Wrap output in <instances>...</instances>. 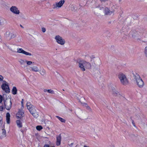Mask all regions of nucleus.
Instances as JSON below:
<instances>
[{
    "label": "nucleus",
    "mask_w": 147,
    "mask_h": 147,
    "mask_svg": "<svg viewBox=\"0 0 147 147\" xmlns=\"http://www.w3.org/2000/svg\"><path fill=\"white\" fill-rule=\"evenodd\" d=\"M77 63L79 64V67L81 70L83 71H84L86 69H90L91 67V65L90 63L87 62L84 60H80L78 61Z\"/></svg>",
    "instance_id": "1"
},
{
    "label": "nucleus",
    "mask_w": 147,
    "mask_h": 147,
    "mask_svg": "<svg viewBox=\"0 0 147 147\" xmlns=\"http://www.w3.org/2000/svg\"><path fill=\"white\" fill-rule=\"evenodd\" d=\"M26 105L27 108L30 113L35 118H37L38 117V114L36 112V109L35 107L30 102H27Z\"/></svg>",
    "instance_id": "2"
},
{
    "label": "nucleus",
    "mask_w": 147,
    "mask_h": 147,
    "mask_svg": "<svg viewBox=\"0 0 147 147\" xmlns=\"http://www.w3.org/2000/svg\"><path fill=\"white\" fill-rule=\"evenodd\" d=\"M133 77L138 87L140 88H142L144 86V82L140 75L137 73H136L134 74Z\"/></svg>",
    "instance_id": "3"
},
{
    "label": "nucleus",
    "mask_w": 147,
    "mask_h": 147,
    "mask_svg": "<svg viewBox=\"0 0 147 147\" xmlns=\"http://www.w3.org/2000/svg\"><path fill=\"white\" fill-rule=\"evenodd\" d=\"M121 83L123 85H126L128 83V82L126 76L122 73H119L117 76Z\"/></svg>",
    "instance_id": "4"
},
{
    "label": "nucleus",
    "mask_w": 147,
    "mask_h": 147,
    "mask_svg": "<svg viewBox=\"0 0 147 147\" xmlns=\"http://www.w3.org/2000/svg\"><path fill=\"white\" fill-rule=\"evenodd\" d=\"M5 108L8 110H10L11 107V102L10 98L7 99L4 102Z\"/></svg>",
    "instance_id": "5"
},
{
    "label": "nucleus",
    "mask_w": 147,
    "mask_h": 147,
    "mask_svg": "<svg viewBox=\"0 0 147 147\" xmlns=\"http://www.w3.org/2000/svg\"><path fill=\"white\" fill-rule=\"evenodd\" d=\"M55 39L56 40L58 44L62 45H63L65 42V40L59 35L56 36L55 37Z\"/></svg>",
    "instance_id": "6"
},
{
    "label": "nucleus",
    "mask_w": 147,
    "mask_h": 147,
    "mask_svg": "<svg viewBox=\"0 0 147 147\" xmlns=\"http://www.w3.org/2000/svg\"><path fill=\"white\" fill-rule=\"evenodd\" d=\"M65 2L64 0H61L59 2H56L53 5V9L59 8L62 6Z\"/></svg>",
    "instance_id": "7"
},
{
    "label": "nucleus",
    "mask_w": 147,
    "mask_h": 147,
    "mask_svg": "<svg viewBox=\"0 0 147 147\" xmlns=\"http://www.w3.org/2000/svg\"><path fill=\"white\" fill-rule=\"evenodd\" d=\"M3 82L4 83H3L1 86L2 89L6 93L9 92L10 90L8 85L6 84L7 82L4 81Z\"/></svg>",
    "instance_id": "8"
},
{
    "label": "nucleus",
    "mask_w": 147,
    "mask_h": 147,
    "mask_svg": "<svg viewBox=\"0 0 147 147\" xmlns=\"http://www.w3.org/2000/svg\"><path fill=\"white\" fill-rule=\"evenodd\" d=\"M10 11L14 14L18 15L20 14L19 10L17 7L14 6H12L10 9Z\"/></svg>",
    "instance_id": "9"
},
{
    "label": "nucleus",
    "mask_w": 147,
    "mask_h": 147,
    "mask_svg": "<svg viewBox=\"0 0 147 147\" xmlns=\"http://www.w3.org/2000/svg\"><path fill=\"white\" fill-rule=\"evenodd\" d=\"M17 52L18 53H22L26 55H32V54L26 51L22 48H18Z\"/></svg>",
    "instance_id": "10"
},
{
    "label": "nucleus",
    "mask_w": 147,
    "mask_h": 147,
    "mask_svg": "<svg viewBox=\"0 0 147 147\" xmlns=\"http://www.w3.org/2000/svg\"><path fill=\"white\" fill-rule=\"evenodd\" d=\"M130 33L134 38H136L139 35L138 32L135 30H132L130 32Z\"/></svg>",
    "instance_id": "11"
},
{
    "label": "nucleus",
    "mask_w": 147,
    "mask_h": 147,
    "mask_svg": "<svg viewBox=\"0 0 147 147\" xmlns=\"http://www.w3.org/2000/svg\"><path fill=\"white\" fill-rule=\"evenodd\" d=\"M114 11H111L107 7H106L105 9V13L106 15H110L113 13Z\"/></svg>",
    "instance_id": "12"
},
{
    "label": "nucleus",
    "mask_w": 147,
    "mask_h": 147,
    "mask_svg": "<svg viewBox=\"0 0 147 147\" xmlns=\"http://www.w3.org/2000/svg\"><path fill=\"white\" fill-rule=\"evenodd\" d=\"M112 92L114 96H117L120 94L119 92L117 91L114 87H112Z\"/></svg>",
    "instance_id": "13"
},
{
    "label": "nucleus",
    "mask_w": 147,
    "mask_h": 147,
    "mask_svg": "<svg viewBox=\"0 0 147 147\" xmlns=\"http://www.w3.org/2000/svg\"><path fill=\"white\" fill-rule=\"evenodd\" d=\"M25 61H26V59L23 60L22 59H20L18 61L20 63L21 67H26L25 63L26 62H25Z\"/></svg>",
    "instance_id": "14"
},
{
    "label": "nucleus",
    "mask_w": 147,
    "mask_h": 147,
    "mask_svg": "<svg viewBox=\"0 0 147 147\" xmlns=\"http://www.w3.org/2000/svg\"><path fill=\"white\" fill-rule=\"evenodd\" d=\"M8 35L9 36H7V37H9L10 39L13 38L16 36V34L13 32H9Z\"/></svg>",
    "instance_id": "15"
},
{
    "label": "nucleus",
    "mask_w": 147,
    "mask_h": 147,
    "mask_svg": "<svg viewBox=\"0 0 147 147\" xmlns=\"http://www.w3.org/2000/svg\"><path fill=\"white\" fill-rule=\"evenodd\" d=\"M31 69L30 71H33L37 72L39 71L38 68L36 66H33L30 67V68Z\"/></svg>",
    "instance_id": "16"
},
{
    "label": "nucleus",
    "mask_w": 147,
    "mask_h": 147,
    "mask_svg": "<svg viewBox=\"0 0 147 147\" xmlns=\"http://www.w3.org/2000/svg\"><path fill=\"white\" fill-rule=\"evenodd\" d=\"M61 137L60 136H59L57 137L56 145L57 146L60 145L61 144Z\"/></svg>",
    "instance_id": "17"
},
{
    "label": "nucleus",
    "mask_w": 147,
    "mask_h": 147,
    "mask_svg": "<svg viewBox=\"0 0 147 147\" xmlns=\"http://www.w3.org/2000/svg\"><path fill=\"white\" fill-rule=\"evenodd\" d=\"M10 115L9 113H7L6 115V121L8 124H9L10 123Z\"/></svg>",
    "instance_id": "18"
},
{
    "label": "nucleus",
    "mask_w": 147,
    "mask_h": 147,
    "mask_svg": "<svg viewBox=\"0 0 147 147\" xmlns=\"http://www.w3.org/2000/svg\"><path fill=\"white\" fill-rule=\"evenodd\" d=\"M39 71L40 74L43 76H44L46 74V71L43 68L40 69Z\"/></svg>",
    "instance_id": "19"
},
{
    "label": "nucleus",
    "mask_w": 147,
    "mask_h": 147,
    "mask_svg": "<svg viewBox=\"0 0 147 147\" xmlns=\"http://www.w3.org/2000/svg\"><path fill=\"white\" fill-rule=\"evenodd\" d=\"M7 23L6 21L4 19H0V25H3Z\"/></svg>",
    "instance_id": "20"
},
{
    "label": "nucleus",
    "mask_w": 147,
    "mask_h": 147,
    "mask_svg": "<svg viewBox=\"0 0 147 147\" xmlns=\"http://www.w3.org/2000/svg\"><path fill=\"white\" fill-rule=\"evenodd\" d=\"M11 92L13 94L15 95L16 94L17 92V89L16 88L15 86H13L12 90Z\"/></svg>",
    "instance_id": "21"
},
{
    "label": "nucleus",
    "mask_w": 147,
    "mask_h": 147,
    "mask_svg": "<svg viewBox=\"0 0 147 147\" xmlns=\"http://www.w3.org/2000/svg\"><path fill=\"white\" fill-rule=\"evenodd\" d=\"M16 123L18 126L19 127H22V125L21 121L20 120H17L16 121Z\"/></svg>",
    "instance_id": "22"
},
{
    "label": "nucleus",
    "mask_w": 147,
    "mask_h": 147,
    "mask_svg": "<svg viewBox=\"0 0 147 147\" xmlns=\"http://www.w3.org/2000/svg\"><path fill=\"white\" fill-rule=\"evenodd\" d=\"M24 114V113L21 111L20 110L19 111L18 113V117L19 118L21 117L22 116V115H23Z\"/></svg>",
    "instance_id": "23"
},
{
    "label": "nucleus",
    "mask_w": 147,
    "mask_h": 147,
    "mask_svg": "<svg viewBox=\"0 0 147 147\" xmlns=\"http://www.w3.org/2000/svg\"><path fill=\"white\" fill-rule=\"evenodd\" d=\"M56 117L58 118L59 120L61 122L63 123H65V120L64 119H63L61 117H60L57 116H56Z\"/></svg>",
    "instance_id": "24"
},
{
    "label": "nucleus",
    "mask_w": 147,
    "mask_h": 147,
    "mask_svg": "<svg viewBox=\"0 0 147 147\" xmlns=\"http://www.w3.org/2000/svg\"><path fill=\"white\" fill-rule=\"evenodd\" d=\"M25 62L28 65H31L32 63H34V62H32L31 61H28L26 60V61H25Z\"/></svg>",
    "instance_id": "25"
},
{
    "label": "nucleus",
    "mask_w": 147,
    "mask_h": 147,
    "mask_svg": "<svg viewBox=\"0 0 147 147\" xmlns=\"http://www.w3.org/2000/svg\"><path fill=\"white\" fill-rule=\"evenodd\" d=\"M36 129L38 131H40L42 129V127L40 125H38L36 127Z\"/></svg>",
    "instance_id": "26"
},
{
    "label": "nucleus",
    "mask_w": 147,
    "mask_h": 147,
    "mask_svg": "<svg viewBox=\"0 0 147 147\" xmlns=\"http://www.w3.org/2000/svg\"><path fill=\"white\" fill-rule=\"evenodd\" d=\"M44 147H55V146L49 145L48 144H45L44 145Z\"/></svg>",
    "instance_id": "27"
},
{
    "label": "nucleus",
    "mask_w": 147,
    "mask_h": 147,
    "mask_svg": "<svg viewBox=\"0 0 147 147\" xmlns=\"http://www.w3.org/2000/svg\"><path fill=\"white\" fill-rule=\"evenodd\" d=\"M47 92H48L49 93H50L51 94H54V91L53 90H52L51 89L48 90Z\"/></svg>",
    "instance_id": "28"
},
{
    "label": "nucleus",
    "mask_w": 147,
    "mask_h": 147,
    "mask_svg": "<svg viewBox=\"0 0 147 147\" xmlns=\"http://www.w3.org/2000/svg\"><path fill=\"white\" fill-rule=\"evenodd\" d=\"M2 134L3 135H4V136H5V134H6V131L5 129H4V128L3 129H2Z\"/></svg>",
    "instance_id": "29"
},
{
    "label": "nucleus",
    "mask_w": 147,
    "mask_h": 147,
    "mask_svg": "<svg viewBox=\"0 0 147 147\" xmlns=\"http://www.w3.org/2000/svg\"><path fill=\"white\" fill-rule=\"evenodd\" d=\"M5 109V107H4V106L2 105L1 106L0 105V111H2L3 109Z\"/></svg>",
    "instance_id": "30"
},
{
    "label": "nucleus",
    "mask_w": 147,
    "mask_h": 147,
    "mask_svg": "<svg viewBox=\"0 0 147 147\" xmlns=\"http://www.w3.org/2000/svg\"><path fill=\"white\" fill-rule=\"evenodd\" d=\"M2 118L0 117V126L2 124Z\"/></svg>",
    "instance_id": "31"
},
{
    "label": "nucleus",
    "mask_w": 147,
    "mask_h": 147,
    "mask_svg": "<svg viewBox=\"0 0 147 147\" xmlns=\"http://www.w3.org/2000/svg\"><path fill=\"white\" fill-rule=\"evenodd\" d=\"M46 29L45 28H42V31L43 32H45L46 31Z\"/></svg>",
    "instance_id": "32"
},
{
    "label": "nucleus",
    "mask_w": 147,
    "mask_h": 147,
    "mask_svg": "<svg viewBox=\"0 0 147 147\" xmlns=\"http://www.w3.org/2000/svg\"><path fill=\"white\" fill-rule=\"evenodd\" d=\"M3 78L1 75H0V81H2L3 80Z\"/></svg>",
    "instance_id": "33"
},
{
    "label": "nucleus",
    "mask_w": 147,
    "mask_h": 147,
    "mask_svg": "<svg viewBox=\"0 0 147 147\" xmlns=\"http://www.w3.org/2000/svg\"><path fill=\"white\" fill-rule=\"evenodd\" d=\"M2 101V96L0 95V103H1Z\"/></svg>",
    "instance_id": "34"
},
{
    "label": "nucleus",
    "mask_w": 147,
    "mask_h": 147,
    "mask_svg": "<svg viewBox=\"0 0 147 147\" xmlns=\"http://www.w3.org/2000/svg\"><path fill=\"white\" fill-rule=\"evenodd\" d=\"M147 52V46L146 47L145 49L144 53Z\"/></svg>",
    "instance_id": "35"
},
{
    "label": "nucleus",
    "mask_w": 147,
    "mask_h": 147,
    "mask_svg": "<svg viewBox=\"0 0 147 147\" xmlns=\"http://www.w3.org/2000/svg\"><path fill=\"white\" fill-rule=\"evenodd\" d=\"M132 124H133V125H134V126H135H135H135V123H134V121L133 120H132Z\"/></svg>",
    "instance_id": "36"
},
{
    "label": "nucleus",
    "mask_w": 147,
    "mask_h": 147,
    "mask_svg": "<svg viewBox=\"0 0 147 147\" xmlns=\"http://www.w3.org/2000/svg\"><path fill=\"white\" fill-rule=\"evenodd\" d=\"M108 0H100L101 2H106Z\"/></svg>",
    "instance_id": "37"
},
{
    "label": "nucleus",
    "mask_w": 147,
    "mask_h": 147,
    "mask_svg": "<svg viewBox=\"0 0 147 147\" xmlns=\"http://www.w3.org/2000/svg\"><path fill=\"white\" fill-rule=\"evenodd\" d=\"M23 100H24L23 99H22V100L21 101V104H22V106L23 105Z\"/></svg>",
    "instance_id": "38"
},
{
    "label": "nucleus",
    "mask_w": 147,
    "mask_h": 147,
    "mask_svg": "<svg viewBox=\"0 0 147 147\" xmlns=\"http://www.w3.org/2000/svg\"><path fill=\"white\" fill-rule=\"evenodd\" d=\"M144 53L146 57L147 58V52H146V53Z\"/></svg>",
    "instance_id": "39"
},
{
    "label": "nucleus",
    "mask_w": 147,
    "mask_h": 147,
    "mask_svg": "<svg viewBox=\"0 0 147 147\" xmlns=\"http://www.w3.org/2000/svg\"><path fill=\"white\" fill-rule=\"evenodd\" d=\"M47 90H48L46 89H44V91L45 92H47Z\"/></svg>",
    "instance_id": "40"
},
{
    "label": "nucleus",
    "mask_w": 147,
    "mask_h": 147,
    "mask_svg": "<svg viewBox=\"0 0 147 147\" xmlns=\"http://www.w3.org/2000/svg\"><path fill=\"white\" fill-rule=\"evenodd\" d=\"M20 27H22V28H24V27H23V26H22L21 25V24H20Z\"/></svg>",
    "instance_id": "41"
},
{
    "label": "nucleus",
    "mask_w": 147,
    "mask_h": 147,
    "mask_svg": "<svg viewBox=\"0 0 147 147\" xmlns=\"http://www.w3.org/2000/svg\"><path fill=\"white\" fill-rule=\"evenodd\" d=\"M81 100H83V99L84 100V98L83 97H82L81 98Z\"/></svg>",
    "instance_id": "42"
},
{
    "label": "nucleus",
    "mask_w": 147,
    "mask_h": 147,
    "mask_svg": "<svg viewBox=\"0 0 147 147\" xmlns=\"http://www.w3.org/2000/svg\"><path fill=\"white\" fill-rule=\"evenodd\" d=\"M122 0H119V2H120Z\"/></svg>",
    "instance_id": "43"
},
{
    "label": "nucleus",
    "mask_w": 147,
    "mask_h": 147,
    "mask_svg": "<svg viewBox=\"0 0 147 147\" xmlns=\"http://www.w3.org/2000/svg\"><path fill=\"white\" fill-rule=\"evenodd\" d=\"M140 1H145V0H140Z\"/></svg>",
    "instance_id": "44"
},
{
    "label": "nucleus",
    "mask_w": 147,
    "mask_h": 147,
    "mask_svg": "<svg viewBox=\"0 0 147 147\" xmlns=\"http://www.w3.org/2000/svg\"><path fill=\"white\" fill-rule=\"evenodd\" d=\"M90 58L91 59V61H92V58H91L90 57Z\"/></svg>",
    "instance_id": "45"
},
{
    "label": "nucleus",
    "mask_w": 147,
    "mask_h": 147,
    "mask_svg": "<svg viewBox=\"0 0 147 147\" xmlns=\"http://www.w3.org/2000/svg\"><path fill=\"white\" fill-rule=\"evenodd\" d=\"M20 41H21V39H20V41H19V42H20Z\"/></svg>",
    "instance_id": "46"
},
{
    "label": "nucleus",
    "mask_w": 147,
    "mask_h": 147,
    "mask_svg": "<svg viewBox=\"0 0 147 147\" xmlns=\"http://www.w3.org/2000/svg\"><path fill=\"white\" fill-rule=\"evenodd\" d=\"M73 144V143H72L71 144V145H72Z\"/></svg>",
    "instance_id": "47"
},
{
    "label": "nucleus",
    "mask_w": 147,
    "mask_h": 147,
    "mask_svg": "<svg viewBox=\"0 0 147 147\" xmlns=\"http://www.w3.org/2000/svg\"><path fill=\"white\" fill-rule=\"evenodd\" d=\"M139 39L138 38H137V39H138H138Z\"/></svg>",
    "instance_id": "48"
}]
</instances>
